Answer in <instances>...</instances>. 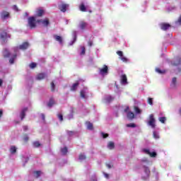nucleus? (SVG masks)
Masks as SVG:
<instances>
[{
    "mask_svg": "<svg viewBox=\"0 0 181 181\" xmlns=\"http://www.w3.org/2000/svg\"><path fill=\"white\" fill-rule=\"evenodd\" d=\"M156 120L155 119V117L153 116V114H151L149 115L148 121V125L151 127L153 129L156 128Z\"/></svg>",
    "mask_w": 181,
    "mask_h": 181,
    "instance_id": "f257e3e1",
    "label": "nucleus"
},
{
    "mask_svg": "<svg viewBox=\"0 0 181 181\" xmlns=\"http://www.w3.org/2000/svg\"><path fill=\"white\" fill-rule=\"evenodd\" d=\"M36 18L32 16L28 18V25L30 26V29H35L36 28Z\"/></svg>",
    "mask_w": 181,
    "mask_h": 181,
    "instance_id": "f03ea898",
    "label": "nucleus"
},
{
    "mask_svg": "<svg viewBox=\"0 0 181 181\" xmlns=\"http://www.w3.org/2000/svg\"><path fill=\"white\" fill-rule=\"evenodd\" d=\"M8 37L11 38L10 34H8L5 30H0V39L3 40V42H5Z\"/></svg>",
    "mask_w": 181,
    "mask_h": 181,
    "instance_id": "7ed1b4c3",
    "label": "nucleus"
},
{
    "mask_svg": "<svg viewBox=\"0 0 181 181\" xmlns=\"http://www.w3.org/2000/svg\"><path fill=\"white\" fill-rule=\"evenodd\" d=\"M37 23H42V25H43V26H45V28H47V26H49V25H50V21L49 20V18H45L44 20H37Z\"/></svg>",
    "mask_w": 181,
    "mask_h": 181,
    "instance_id": "20e7f679",
    "label": "nucleus"
},
{
    "mask_svg": "<svg viewBox=\"0 0 181 181\" xmlns=\"http://www.w3.org/2000/svg\"><path fill=\"white\" fill-rule=\"evenodd\" d=\"M173 66H178V71L180 73L181 71V58L177 57L175 59V62L173 63Z\"/></svg>",
    "mask_w": 181,
    "mask_h": 181,
    "instance_id": "39448f33",
    "label": "nucleus"
},
{
    "mask_svg": "<svg viewBox=\"0 0 181 181\" xmlns=\"http://www.w3.org/2000/svg\"><path fill=\"white\" fill-rule=\"evenodd\" d=\"M100 74L104 76V74H108V66L103 65V67L99 70Z\"/></svg>",
    "mask_w": 181,
    "mask_h": 181,
    "instance_id": "423d86ee",
    "label": "nucleus"
},
{
    "mask_svg": "<svg viewBox=\"0 0 181 181\" xmlns=\"http://www.w3.org/2000/svg\"><path fill=\"white\" fill-rule=\"evenodd\" d=\"M144 153H146L147 155H149L151 156V158H156V152L155 151H153V152H151L149 151V149H146V148H144L143 150Z\"/></svg>",
    "mask_w": 181,
    "mask_h": 181,
    "instance_id": "0eeeda50",
    "label": "nucleus"
},
{
    "mask_svg": "<svg viewBox=\"0 0 181 181\" xmlns=\"http://www.w3.org/2000/svg\"><path fill=\"white\" fill-rule=\"evenodd\" d=\"M69 6V4H62L59 6V9L61 12H66L67 11V7Z\"/></svg>",
    "mask_w": 181,
    "mask_h": 181,
    "instance_id": "6e6552de",
    "label": "nucleus"
},
{
    "mask_svg": "<svg viewBox=\"0 0 181 181\" xmlns=\"http://www.w3.org/2000/svg\"><path fill=\"white\" fill-rule=\"evenodd\" d=\"M170 28V24L166 23H163L160 24V28L162 30H168Z\"/></svg>",
    "mask_w": 181,
    "mask_h": 181,
    "instance_id": "1a4fd4ad",
    "label": "nucleus"
},
{
    "mask_svg": "<svg viewBox=\"0 0 181 181\" xmlns=\"http://www.w3.org/2000/svg\"><path fill=\"white\" fill-rule=\"evenodd\" d=\"M28 47H29V42H25L19 46V49L21 50H26V49H28Z\"/></svg>",
    "mask_w": 181,
    "mask_h": 181,
    "instance_id": "9d476101",
    "label": "nucleus"
},
{
    "mask_svg": "<svg viewBox=\"0 0 181 181\" xmlns=\"http://www.w3.org/2000/svg\"><path fill=\"white\" fill-rule=\"evenodd\" d=\"M121 83L122 84H128V78L126 74H122L121 76Z\"/></svg>",
    "mask_w": 181,
    "mask_h": 181,
    "instance_id": "9b49d317",
    "label": "nucleus"
},
{
    "mask_svg": "<svg viewBox=\"0 0 181 181\" xmlns=\"http://www.w3.org/2000/svg\"><path fill=\"white\" fill-rule=\"evenodd\" d=\"M54 105H56L54 99L53 98H50L47 103V107H49V108H52V107H53Z\"/></svg>",
    "mask_w": 181,
    "mask_h": 181,
    "instance_id": "f8f14e48",
    "label": "nucleus"
},
{
    "mask_svg": "<svg viewBox=\"0 0 181 181\" xmlns=\"http://www.w3.org/2000/svg\"><path fill=\"white\" fill-rule=\"evenodd\" d=\"M1 19H6V18H9V12L2 11L1 13Z\"/></svg>",
    "mask_w": 181,
    "mask_h": 181,
    "instance_id": "ddd939ff",
    "label": "nucleus"
},
{
    "mask_svg": "<svg viewBox=\"0 0 181 181\" xmlns=\"http://www.w3.org/2000/svg\"><path fill=\"white\" fill-rule=\"evenodd\" d=\"M3 56L5 59H8V57H11V52L8 49H4L3 51Z\"/></svg>",
    "mask_w": 181,
    "mask_h": 181,
    "instance_id": "4468645a",
    "label": "nucleus"
},
{
    "mask_svg": "<svg viewBox=\"0 0 181 181\" xmlns=\"http://www.w3.org/2000/svg\"><path fill=\"white\" fill-rule=\"evenodd\" d=\"M54 37L60 45H63V38L60 35H54Z\"/></svg>",
    "mask_w": 181,
    "mask_h": 181,
    "instance_id": "2eb2a0df",
    "label": "nucleus"
},
{
    "mask_svg": "<svg viewBox=\"0 0 181 181\" xmlns=\"http://www.w3.org/2000/svg\"><path fill=\"white\" fill-rule=\"evenodd\" d=\"M45 78H46V74L45 73H40L36 76L37 80H43Z\"/></svg>",
    "mask_w": 181,
    "mask_h": 181,
    "instance_id": "dca6fc26",
    "label": "nucleus"
},
{
    "mask_svg": "<svg viewBox=\"0 0 181 181\" xmlns=\"http://www.w3.org/2000/svg\"><path fill=\"white\" fill-rule=\"evenodd\" d=\"M43 15H45V10H43V9H38L37 11L36 16H37L38 18H42V16H43Z\"/></svg>",
    "mask_w": 181,
    "mask_h": 181,
    "instance_id": "f3484780",
    "label": "nucleus"
},
{
    "mask_svg": "<svg viewBox=\"0 0 181 181\" xmlns=\"http://www.w3.org/2000/svg\"><path fill=\"white\" fill-rule=\"evenodd\" d=\"M78 86H80V83L78 81H76L71 87V91H76L77 90V87H78Z\"/></svg>",
    "mask_w": 181,
    "mask_h": 181,
    "instance_id": "a211bd4d",
    "label": "nucleus"
},
{
    "mask_svg": "<svg viewBox=\"0 0 181 181\" xmlns=\"http://www.w3.org/2000/svg\"><path fill=\"white\" fill-rule=\"evenodd\" d=\"M26 111H28V107H25L22 110L21 113V121L26 117Z\"/></svg>",
    "mask_w": 181,
    "mask_h": 181,
    "instance_id": "6ab92c4d",
    "label": "nucleus"
},
{
    "mask_svg": "<svg viewBox=\"0 0 181 181\" xmlns=\"http://www.w3.org/2000/svg\"><path fill=\"white\" fill-rule=\"evenodd\" d=\"M87 23L84 22V21H81L79 23V28L81 29H82V30H83V29H86V28H87Z\"/></svg>",
    "mask_w": 181,
    "mask_h": 181,
    "instance_id": "aec40b11",
    "label": "nucleus"
},
{
    "mask_svg": "<svg viewBox=\"0 0 181 181\" xmlns=\"http://www.w3.org/2000/svg\"><path fill=\"white\" fill-rule=\"evenodd\" d=\"M86 124L87 126V129H89L90 131H92V129H94V127L93 126V123L90 122H86Z\"/></svg>",
    "mask_w": 181,
    "mask_h": 181,
    "instance_id": "412c9836",
    "label": "nucleus"
},
{
    "mask_svg": "<svg viewBox=\"0 0 181 181\" xmlns=\"http://www.w3.org/2000/svg\"><path fill=\"white\" fill-rule=\"evenodd\" d=\"M79 9L81 12H86L87 11V8L84 5V3L80 4Z\"/></svg>",
    "mask_w": 181,
    "mask_h": 181,
    "instance_id": "4be33fe9",
    "label": "nucleus"
},
{
    "mask_svg": "<svg viewBox=\"0 0 181 181\" xmlns=\"http://www.w3.org/2000/svg\"><path fill=\"white\" fill-rule=\"evenodd\" d=\"M127 118L129 119H134L135 118V115L132 112H127Z\"/></svg>",
    "mask_w": 181,
    "mask_h": 181,
    "instance_id": "5701e85b",
    "label": "nucleus"
},
{
    "mask_svg": "<svg viewBox=\"0 0 181 181\" xmlns=\"http://www.w3.org/2000/svg\"><path fill=\"white\" fill-rule=\"evenodd\" d=\"M16 57H17L16 54H14L12 55V57L9 59L10 64H13V63H15V59H16Z\"/></svg>",
    "mask_w": 181,
    "mask_h": 181,
    "instance_id": "b1692460",
    "label": "nucleus"
},
{
    "mask_svg": "<svg viewBox=\"0 0 181 181\" xmlns=\"http://www.w3.org/2000/svg\"><path fill=\"white\" fill-rule=\"evenodd\" d=\"M107 148H108L109 149H114V148H115V144H114V142L110 141V142L107 144Z\"/></svg>",
    "mask_w": 181,
    "mask_h": 181,
    "instance_id": "393cba45",
    "label": "nucleus"
},
{
    "mask_svg": "<svg viewBox=\"0 0 181 181\" xmlns=\"http://www.w3.org/2000/svg\"><path fill=\"white\" fill-rule=\"evenodd\" d=\"M144 172L147 175V176H149V175L151 174V170H149V168L144 165Z\"/></svg>",
    "mask_w": 181,
    "mask_h": 181,
    "instance_id": "a878e982",
    "label": "nucleus"
},
{
    "mask_svg": "<svg viewBox=\"0 0 181 181\" xmlns=\"http://www.w3.org/2000/svg\"><path fill=\"white\" fill-rule=\"evenodd\" d=\"M55 90H56V84H54V82L52 81V82H51V91H52V93H54Z\"/></svg>",
    "mask_w": 181,
    "mask_h": 181,
    "instance_id": "bb28decb",
    "label": "nucleus"
},
{
    "mask_svg": "<svg viewBox=\"0 0 181 181\" xmlns=\"http://www.w3.org/2000/svg\"><path fill=\"white\" fill-rule=\"evenodd\" d=\"M33 174L35 175V177H36V179H37L38 177H40V175H42V172L41 171H34Z\"/></svg>",
    "mask_w": 181,
    "mask_h": 181,
    "instance_id": "cd10ccee",
    "label": "nucleus"
},
{
    "mask_svg": "<svg viewBox=\"0 0 181 181\" xmlns=\"http://www.w3.org/2000/svg\"><path fill=\"white\" fill-rule=\"evenodd\" d=\"M42 144H40V142L39 141H34L33 143V148H39V146H40Z\"/></svg>",
    "mask_w": 181,
    "mask_h": 181,
    "instance_id": "c85d7f7f",
    "label": "nucleus"
},
{
    "mask_svg": "<svg viewBox=\"0 0 181 181\" xmlns=\"http://www.w3.org/2000/svg\"><path fill=\"white\" fill-rule=\"evenodd\" d=\"M134 111H135L136 114H141L142 112L141 109H139V107H138L137 106H134Z\"/></svg>",
    "mask_w": 181,
    "mask_h": 181,
    "instance_id": "c756f323",
    "label": "nucleus"
},
{
    "mask_svg": "<svg viewBox=\"0 0 181 181\" xmlns=\"http://www.w3.org/2000/svg\"><path fill=\"white\" fill-rule=\"evenodd\" d=\"M11 153H16V147L15 146H12L10 148Z\"/></svg>",
    "mask_w": 181,
    "mask_h": 181,
    "instance_id": "7c9ffc66",
    "label": "nucleus"
},
{
    "mask_svg": "<svg viewBox=\"0 0 181 181\" xmlns=\"http://www.w3.org/2000/svg\"><path fill=\"white\" fill-rule=\"evenodd\" d=\"M158 121H160V122H161V124H165V122H166V117H159Z\"/></svg>",
    "mask_w": 181,
    "mask_h": 181,
    "instance_id": "2f4dec72",
    "label": "nucleus"
},
{
    "mask_svg": "<svg viewBox=\"0 0 181 181\" xmlns=\"http://www.w3.org/2000/svg\"><path fill=\"white\" fill-rule=\"evenodd\" d=\"M61 152L63 155H66L68 152L67 147H64L63 148H62Z\"/></svg>",
    "mask_w": 181,
    "mask_h": 181,
    "instance_id": "473e14b6",
    "label": "nucleus"
},
{
    "mask_svg": "<svg viewBox=\"0 0 181 181\" xmlns=\"http://www.w3.org/2000/svg\"><path fill=\"white\" fill-rule=\"evenodd\" d=\"M23 139L24 142H28V141H29V136H28V134H25L23 135Z\"/></svg>",
    "mask_w": 181,
    "mask_h": 181,
    "instance_id": "72a5a7b5",
    "label": "nucleus"
},
{
    "mask_svg": "<svg viewBox=\"0 0 181 181\" xmlns=\"http://www.w3.org/2000/svg\"><path fill=\"white\" fill-rule=\"evenodd\" d=\"M148 104H149V105H153V98H148Z\"/></svg>",
    "mask_w": 181,
    "mask_h": 181,
    "instance_id": "f704fd0d",
    "label": "nucleus"
},
{
    "mask_svg": "<svg viewBox=\"0 0 181 181\" xmlns=\"http://www.w3.org/2000/svg\"><path fill=\"white\" fill-rule=\"evenodd\" d=\"M127 127H128V128H135L136 127V124H135L134 123H130L127 124Z\"/></svg>",
    "mask_w": 181,
    "mask_h": 181,
    "instance_id": "c9c22d12",
    "label": "nucleus"
},
{
    "mask_svg": "<svg viewBox=\"0 0 181 181\" xmlns=\"http://www.w3.org/2000/svg\"><path fill=\"white\" fill-rule=\"evenodd\" d=\"M80 95H81V98H86V91L81 90Z\"/></svg>",
    "mask_w": 181,
    "mask_h": 181,
    "instance_id": "e433bc0d",
    "label": "nucleus"
},
{
    "mask_svg": "<svg viewBox=\"0 0 181 181\" xmlns=\"http://www.w3.org/2000/svg\"><path fill=\"white\" fill-rule=\"evenodd\" d=\"M114 100V98L111 97V96H108L106 98V101L107 103H111V101Z\"/></svg>",
    "mask_w": 181,
    "mask_h": 181,
    "instance_id": "4c0bfd02",
    "label": "nucleus"
},
{
    "mask_svg": "<svg viewBox=\"0 0 181 181\" xmlns=\"http://www.w3.org/2000/svg\"><path fill=\"white\" fill-rule=\"evenodd\" d=\"M153 138H155V139H159V134H158V133H156V132H153Z\"/></svg>",
    "mask_w": 181,
    "mask_h": 181,
    "instance_id": "58836bf2",
    "label": "nucleus"
},
{
    "mask_svg": "<svg viewBox=\"0 0 181 181\" xmlns=\"http://www.w3.org/2000/svg\"><path fill=\"white\" fill-rule=\"evenodd\" d=\"M36 66H37V64L35 62H32L30 64V69H35L36 67Z\"/></svg>",
    "mask_w": 181,
    "mask_h": 181,
    "instance_id": "ea45409f",
    "label": "nucleus"
},
{
    "mask_svg": "<svg viewBox=\"0 0 181 181\" xmlns=\"http://www.w3.org/2000/svg\"><path fill=\"white\" fill-rule=\"evenodd\" d=\"M156 71H157V73H159V74H163V73H165V71H162L158 68L156 69Z\"/></svg>",
    "mask_w": 181,
    "mask_h": 181,
    "instance_id": "a19ab883",
    "label": "nucleus"
},
{
    "mask_svg": "<svg viewBox=\"0 0 181 181\" xmlns=\"http://www.w3.org/2000/svg\"><path fill=\"white\" fill-rule=\"evenodd\" d=\"M101 135H102V136H103V139L108 138V136H109V134H105V133H104V132H102V133H101Z\"/></svg>",
    "mask_w": 181,
    "mask_h": 181,
    "instance_id": "79ce46f5",
    "label": "nucleus"
},
{
    "mask_svg": "<svg viewBox=\"0 0 181 181\" xmlns=\"http://www.w3.org/2000/svg\"><path fill=\"white\" fill-rule=\"evenodd\" d=\"M79 159L80 160H84V159H86V156H84L83 154H80Z\"/></svg>",
    "mask_w": 181,
    "mask_h": 181,
    "instance_id": "37998d69",
    "label": "nucleus"
},
{
    "mask_svg": "<svg viewBox=\"0 0 181 181\" xmlns=\"http://www.w3.org/2000/svg\"><path fill=\"white\" fill-rule=\"evenodd\" d=\"M81 54H86V47H81Z\"/></svg>",
    "mask_w": 181,
    "mask_h": 181,
    "instance_id": "c03bdc74",
    "label": "nucleus"
},
{
    "mask_svg": "<svg viewBox=\"0 0 181 181\" xmlns=\"http://www.w3.org/2000/svg\"><path fill=\"white\" fill-rule=\"evenodd\" d=\"M117 54H118V56H119L120 58L124 56V53L122 51H117Z\"/></svg>",
    "mask_w": 181,
    "mask_h": 181,
    "instance_id": "a18cd8bd",
    "label": "nucleus"
},
{
    "mask_svg": "<svg viewBox=\"0 0 181 181\" xmlns=\"http://www.w3.org/2000/svg\"><path fill=\"white\" fill-rule=\"evenodd\" d=\"M67 134H68L69 136H73V135H74V132H73V131H68Z\"/></svg>",
    "mask_w": 181,
    "mask_h": 181,
    "instance_id": "49530a36",
    "label": "nucleus"
},
{
    "mask_svg": "<svg viewBox=\"0 0 181 181\" xmlns=\"http://www.w3.org/2000/svg\"><path fill=\"white\" fill-rule=\"evenodd\" d=\"M121 60H122L124 63H127V62H128V59H127V57H120Z\"/></svg>",
    "mask_w": 181,
    "mask_h": 181,
    "instance_id": "de8ad7c7",
    "label": "nucleus"
},
{
    "mask_svg": "<svg viewBox=\"0 0 181 181\" xmlns=\"http://www.w3.org/2000/svg\"><path fill=\"white\" fill-rule=\"evenodd\" d=\"M176 81H177L176 77L173 78L172 83L173 84V86H176Z\"/></svg>",
    "mask_w": 181,
    "mask_h": 181,
    "instance_id": "09e8293b",
    "label": "nucleus"
},
{
    "mask_svg": "<svg viewBox=\"0 0 181 181\" xmlns=\"http://www.w3.org/2000/svg\"><path fill=\"white\" fill-rule=\"evenodd\" d=\"M57 117H58L59 121H61V122L63 121V115L59 114V115H57Z\"/></svg>",
    "mask_w": 181,
    "mask_h": 181,
    "instance_id": "8fccbe9b",
    "label": "nucleus"
},
{
    "mask_svg": "<svg viewBox=\"0 0 181 181\" xmlns=\"http://www.w3.org/2000/svg\"><path fill=\"white\" fill-rule=\"evenodd\" d=\"M13 9H14V11H16V12H18V11H19V9H18V6L16 5H14L13 6Z\"/></svg>",
    "mask_w": 181,
    "mask_h": 181,
    "instance_id": "3c124183",
    "label": "nucleus"
},
{
    "mask_svg": "<svg viewBox=\"0 0 181 181\" xmlns=\"http://www.w3.org/2000/svg\"><path fill=\"white\" fill-rule=\"evenodd\" d=\"M88 45L90 46V47H91V46H93V41H88Z\"/></svg>",
    "mask_w": 181,
    "mask_h": 181,
    "instance_id": "603ef678",
    "label": "nucleus"
},
{
    "mask_svg": "<svg viewBox=\"0 0 181 181\" xmlns=\"http://www.w3.org/2000/svg\"><path fill=\"white\" fill-rule=\"evenodd\" d=\"M125 112H128L129 111V107L127 106L126 108L124 110Z\"/></svg>",
    "mask_w": 181,
    "mask_h": 181,
    "instance_id": "864d4df0",
    "label": "nucleus"
},
{
    "mask_svg": "<svg viewBox=\"0 0 181 181\" xmlns=\"http://www.w3.org/2000/svg\"><path fill=\"white\" fill-rule=\"evenodd\" d=\"M41 118H42V121H45V114H41Z\"/></svg>",
    "mask_w": 181,
    "mask_h": 181,
    "instance_id": "5fc2aeb1",
    "label": "nucleus"
},
{
    "mask_svg": "<svg viewBox=\"0 0 181 181\" xmlns=\"http://www.w3.org/2000/svg\"><path fill=\"white\" fill-rule=\"evenodd\" d=\"M104 176H105V177H106V179H108V177H110V175L105 173H104Z\"/></svg>",
    "mask_w": 181,
    "mask_h": 181,
    "instance_id": "6e6d98bb",
    "label": "nucleus"
},
{
    "mask_svg": "<svg viewBox=\"0 0 181 181\" xmlns=\"http://www.w3.org/2000/svg\"><path fill=\"white\" fill-rule=\"evenodd\" d=\"M106 166L107 168H108V169H111L112 168L111 164H109V163H106Z\"/></svg>",
    "mask_w": 181,
    "mask_h": 181,
    "instance_id": "4d7b16f0",
    "label": "nucleus"
},
{
    "mask_svg": "<svg viewBox=\"0 0 181 181\" xmlns=\"http://www.w3.org/2000/svg\"><path fill=\"white\" fill-rule=\"evenodd\" d=\"M23 128L24 131H28V126H23Z\"/></svg>",
    "mask_w": 181,
    "mask_h": 181,
    "instance_id": "13d9d810",
    "label": "nucleus"
},
{
    "mask_svg": "<svg viewBox=\"0 0 181 181\" xmlns=\"http://www.w3.org/2000/svg\"><path fill=\"white\" fill-rule=\"evenodd\" d=\"M177 23H180V25H181V16L179 17Z\"/></svg>",
    "mask_w": 181,
    "mask_h": 181,
    "instance_id": "bf43d9fd",
    "label": "nucleus"
},
{
    "mask_svg": "<svg viewBox=\"0 0 181 181\" xmlns=\"http://www.w3.org/2000/svg\"><path fill=\"white\" fill-rule=\"evenodd\" d=\"M3 114H4V111H2V110H0V118L2 117Z\"/></svg>",
    "mask_w": 181,
    "mask_h": 181,
    "instance_id": "052dcab7",
    "label": "nucleus"
},
{
    "mask_svg": "<svg viewBox=\"0 0 181 181\" xmlns=\"http://www.w3.org/2000/svg\"><path fill=\"white\" fill-rule=\"evenodd\" d=\"M4 83V81H2V79H0V87L2 86Z\"/></svg>",
    "mask_w": 181,
    "mask_h": 181,
    "instance_id": "680f3d73",
    "label": "nucleus"
},
{
    "mask_svg": "<svg viewBox=\"0 0 181 181\" xmlns=\"http://www.w3.org/2000/svg\"><path fill=\"white\" fill-rule=\"evenodd\" d=\"M180 115H181V108L179 110Z\"/></svg>",
    "mask_w": 181,
    "mask_h": 181,
    "instance_id": "e2e57ef3",
    "label": "nucleus"
},
{
    "mask_svg": "<svg viewBox=\"0 0 181 181\" xmlns=\"http://www.w3.org/2000/svg\"><path fill=\"white\" fill-rule=\"evenodd\" d=\"M25 16H28V13H25Z\"/></svg>",
    "mask_w": 181,
    "mask_h": 181,
    "instance_id": "0e129e2a",
    "label": "nucleus"
},
{
    "mask_svg": "<svg viewBox=\"0 0 181 181\" xmlns=\"http://www.w3.org/2000/svg\"><path fill=\"white\" fill-rule=\"evenodd\" d=\"M92 181H97V180H93Z\"/></svg>",
    "mask_w": 181,
    "mask_h": 181,
    "instance_id": "69168bd1",
    "label": "nucleus"
}]
</instances>
